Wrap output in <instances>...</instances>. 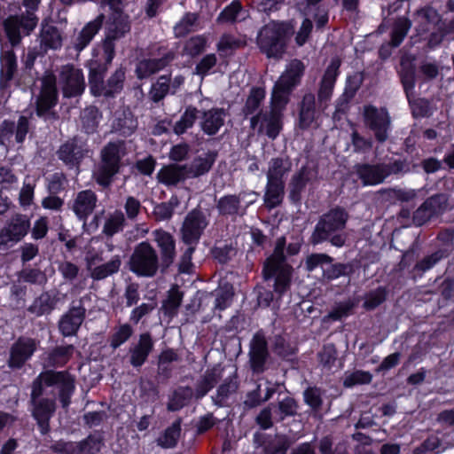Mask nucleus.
<instances>
[{
  "label": "nucleus",
  "mask_w": 454,
  "mask_h": 454,
  "mask_svg": "<svg viewBox=\"0 0 454 454\" xmlns=\"http://www.w3.org/2000/svg\"><path fill=\"white\" fill-rule=\"evenodd\" d=\"M446 206V198L442 194L432 196L419 207L413 215L416 225H422L434 215L441 213Z\"/></svg>",
  "instance_id": "nucleus-16"
},
{
  "label": "nucleus",
  "mask_w": 454,
  "mask_h": 454,
  "mask_svg": "<svg viewBox=\"0 0 454 454\" xmlns=\"http://www.w3.org/2000/svg\"><path fill=\"white\" fill-rule=\"evenodd\" d=\"M86 153H88V151L84 148L83 144L77 139H74L60 147L59 157L67 165L74 167L79 164Z\"/></svg>",
  "instance_id": "nucleus-22"
},
{
  "label": "nucleus",
  "mask_w": 454,
  "mask_h": 454,
  "mask_svg": "<svg viewBox=\"0 0 454 454\" xmlns=\"http://www.w3.org/2000/svg\"><path fill=\"white\" fill-rule=\"evenodd\" d=\"M291 169V163L284 159H273L270 162L267 174L268 181L283 183L282 177Z\"/></svg>",
  "instance_id": "nucleus-34"
},
{
  "label": "nucleus",
  "mask_w": 454,
  "mask_h": 454,
  "mask_svg": "<svg viewBox=\"0 0 454 454\" xmlns=\"http://www.w3.org/2000/svg\"><path fill=\"white\" fill-rule=\"evenodd\" d=\"M41 47L44 50L58 49L62 44V37L59 30L51 25H43L40 35Z\"/></svg>",
  "instance_id": "nucleus-32"
},
{
  "label": "nucleus",
  "mask_w": 454,
  "mask_h": 454,
  "mask_svg": "<svg viewBox=\"0 0 454 454\" xmlns=\"http://www.w3.org/2000/svg\"><path fill=\"white\" fill-rule=\"evenodd\" d=\"M36 349V342L29 338H20L12 346L9 359V365L20 368L31 357Z\"/></svg>",
  "instance_id": "nucleus-17"
},
{
  "label": "nucleus",
  "mask_w": 454,
  "mask_h": 454,
  "mask_svg": "<svg viewBox=\"0 0 454 454\" xmlns=\"http://www.w3.org/2000/svg\"><path fill=\"white\" fill-rule=\"evenodd\" d=\"M168 91H171L169 79L167 76H160L152 86L150 94L153 101L162 99Z\"/></svg>",
  "instance_id": "nucleus-52"
},
{
  "label": "nucleus",
  "mask_w": 454,
  "mask_h": 454,
  "mask_svg": "<svg viewBox=\"0 0 454 454\" xmlns=\"http://www.w3.org/2000/svg\"><path fill=\"white\" fill-rule=\"evenodd\" d=\"M58 98L56 89V77L52 74H46L40 80V92L36 98L37 115L43 116L52 108Z\"/></svg>",
  "instance_id": "nucleus-12"
},
{
  "label": "nucleus",
  "mask_w": 454,
  "mask_h": 454,
  "mask_svg": "<svg viewBox=\"0 0 454 454\" xmlns=\"http://www.w3.org/2000/svg\"><path fill=\"white\" fill-rule=\"evenodd\" d=\"M249 355L252 369L257 372H262L268 356L266 340L262 335L255 334L254 336Z\"/></svg>",
  "instance_id": "nucleus-21"
},
{
  "label": "nucleus",
  "mask_w": 454,
  "mask_h": 454,
  "mask_svg": "<svg viewBox=\"0 0 454 454\" xmlns=\"http://www.w3.org/2000/svg\"><path fill=\"white\" fill-rule=\"evenodd\" d=\"M289 446V442L286 436L277 435L266 446V452L268 454H286Z\"/></svg>",
  "instance_id": "nucleus-55"
},
{
  "label": "nucleus",
  "mask_w": 454,
  "mask_h": 454,
  "mask_svg": "<svg viewBox=\"0 0 454 454\" xmlns=\"http://www.w3.org/2000/svg\"><path fill=\"white\" fill-rule=\"evenodd\" d=\"M160 183L165 185H176L187 179L185 168L176 164L163 167L157 174Z\"/></svg>",
  "instance_id": "nucleus-28"
},
{
  "label": "nucleus",
  "mask_w": 454,
  "mask_h": 454,
  "mask_svg": "<svg viewBox=\"0 0 454 454\" xmlns=\"http://www.w3.org/2000/svg\"><path fill=\"white\" fill-rule=\"evenodd\" d=\"M226 113L221 108H213L204 112L200 126L207 135L216 134L223 125Z\"/></svg>",
  "instance_id": "nucleus-27"
},
{
  "label": "nucleus",
  "mask_w": 454,
  "mask_h": 454,
  "mask_svg": "<svg viewBox=\"0 0 454 454\" xmlns=\"http://www.w3.org/2000/svg\"><path fill=\"white\" fill-rule=\"evenodd\" d=\"M84 309L72 308L60 320L59 329L65 336L74 334L84 319Z\"/></svg>",
  "instance_id": "nucleus-26"
},
{
  "label": "nucleus",
  "mask_w": 454,
  "mask_h": 454,
  "mask_svg": "<svg viewBox=\"0 0 454 454\" xmlns=\"http://www.w3.org/2000/svg\"><path fill=\"white\" fill-rule=\"evenodd\" d=\"M126 154L124 142H111L101 152V162L94 171L98 184L107 186L112 177L118 172L120 160Z\"/></svg>",
  "instance_id": "nucleus-6"
},
{
  "label": "nucleus",
  "mask_w": 454,
  "mask_h": 454,
  "mask_svg": "<svg viewBox=\"0 0 454 454\" xmlns=\"http://www.w3.org/2000/svg\"><path fill=\"white\" fill-rule=\"evenodd\" d=\"M102 261L101 256L97 254H89L86 256L87 269L94 279H104L120 269L121 259L118 255L114 256L109 262L100 264Z\"/></svg>",
  "instance_id": "nucleus-14"
},
{
  "label": "nucleus",
  "mask_w": 454,
  "mask_h": 454,
  "mask_svg": "<svg viewBox=\"0 0 454 454\" xmlns=\"http://www.w3.org/2000/svg\"><path fill=\"white\" fill-rule=\"evenodd\" d=\"M181 425L179 421L174 422L164 433L157 439L158 445L163 448L174 447L180 436Z\"/></svg>",
  "instance_id": "nucleus-39"
},
{
  "label": "nucleus",
  "mask_w": 454,
  "mask_h": 454,
  "mask_svg": "<svg viewBox=\"0 0 454 454\" xmlns=\"http://www.w3.org/2000/svg\"><path fill=\"white\" fill-rule=\"evenodd\" d=\"M304 66L297 59L292 60L285 72L275 83L271 94V110L270 114H260L251 118V126L255 129L259 122V130H265L267 136L275 138L281 129V112L288 102L293 89L300 82Z\"/></svg>",
  "instance_id": "nucleus-2"
},
{
  "label": "nucleus",
  "mask_w": 454,
  "mask_h": 454,
  "mask_svg": "<svg viewBox=\"0 0 454 454\" xmlns=\"http://www.w3.org/2000/svg\"><path fill=\"white\" fill-rule=\"evenodd\" d=\"M216 64V57L215 54L206 55L196 67L195 73L198 75L205 76L208 74L210 69Z\"/></svg>",
  "instance_id": "nucleus-59"
},
{
  "label": "nucleus",
  "mask_w": 454,
  "mask_h": 454,
  "mask_svg": "<svg viewBox=\"0 0 454 454\" xmlns=\"http://www.w3.org/2000/svg\"><path fill=\"white\" fill-rule=\"evenodd\" d=\"M284 195V183H267L264 201L268 207L272 208L279 205Z\"/></svg>",
  "instance_id": "nucleus-35"
},
{
  "label": "nucleus",
  "mask_w": 454,
  "mask_h": 454,
  "mask_svg": "<svg viewBox=\"0 0 454 454\" xmlns=\"http://www.w3.org/2000/svg\"><path fill=\"white\" fill-rule=\"evenodd\" d=\"M197 119V109L187 107L182 117L174 126V131L177 135L184 134L188 129L192 128Z\"/></svg>",
  "instance_id": "nucleus-42"
},
{
  "label": "nucleus",
  "mask_w": 454,
  "mask_h": 454,
  "mask_svg": "<svg viewBox=\"0 0 454 454\" xmlns=\"http://www.w3.org/2000/svg\"><path fill=\"white\" fill-rule=\"evenodd\" d=\"M372 374L368 372L356 371L346 375L344 379V386L351 387L358 384H368L372 380Z\"/></svg>",
  "instance_id": "nucleus-54"
},
{
  "label": "nucleus",
  "mask_w": 454,
  "mask_h": 454,
  "mask_svg": "<svg viewBox=\"0 0 454 454\" xmlns=\"http://www.w3.org/2000/svg\"><path fill=\"white\" fill-rule=\"evenodd\" d=\"M207 44V39L203 35H196L191 37L188 41H186L184 47V52L191 57L199 55L201 53Z\"/></svg>",
  "instance_id": "nucleus-46"
},
{
  "label": "nucleus",
  "mask_w": 454,
  "mask_h": 454,
  "mask_svg": "<svg viewBox=\"0 0 454 454\" xmlns=\"http://www.w3.org/2000/svg\"><path fill=\"white\" fill-rule=\"evenodd\" d=\"M35 183H31L29 178H26L20 192V204L21 207H28L32 204L34 199Z\"/></svg>",
  "instance_id": "nucleus-56"
},
{
  "label": "nucleus",
  "mask_w": 454,
  "mask_h": 454,
  "mask_svg": "<svg viewBox=\"0 0 454 454\" xmlns=\"http://www.w3.org/2000/svg\"><path fill=\"white\" fill-rule=\"evenodd\" d=\"M112 13L106 24V36L107 40H117L129 32V17L121 12L120 0H107Z\"/></svg>",
  "instance_id": "nucleus-10"
},
{
  "label": "nucleus",
  "mask_w": 454,
  "mask_h": 454,
  "mask_svg": "<svg viewBox=\"0 0 454 454\" xmlns=\"http://www.w3.org/2000/svg\"><path fill=\"white\" fill-rule=\"evenodd\" d=\"M410 27L411 22L408 19L400 18L396 20L391 35V43L393 46L396 47L403 42Z\"/></svg>",
  "instance_id": "nucleus-44"
},
{
  "label": "nucleus",
  "mask_w": 454,
  "mask_h": 454,
  "mask_svg": "<svg viewBox=\"0 0 454 454\" xmlns=\"http://www.w3.org/2000/svg\"><path fill=\"white\" fill-rule=\"evenodd\" d=\"M240 198L235 195H228L221 198L217 207L220 213L223 215H235L239 213Z\"/></svg>",
  "instance_id": "nucleus-43"
},
{
  "label": "nucleus",
  "mask_w": 454,
  "mask_h": 454,
  "mask_svg": "<svg viewBox=\"0 0 454 454\" xmlns=\"http://www.w3.org/2000/svg\"><path fill=\"white\" fill-rule=\"evenodd\" d=\"M308 179V171L305 168H302L296 175L294 176L291 182L290 196L292 200H297L299 199V194L305 187Z\"/></svg>",
  "instance_id": "nucleus-49"
},
{
  "label": "nucleus",
  "mask_w": 454,
  "mask_h": 454,
  "mask_svg": "<svg viewBox=\"0 0 454 454\" xmlns=\"http://www.w3.org/2000/svg\"><path fill=\"white\" fill-rule=\"evenodd\" d=\"M124 215L121 212H114L105 223L103 231L107 236H113L121 231L124 224Z\"/></svg>",
  "instance_id": "nucleus-45"
},
{
  "label": "nucleus",
  "mask_w": 454,
  "mask_h": 454,
  "mask_svg": "<svg viewBox=\"0 0 454 454\" xmlns=\"http://www.w3.org/2000/svg\"><path fill=\"white\" fill-rule=\"evenodd\" d=\"M59 395L60 402L63 407L69 404V397L74 389V378L66 372L46 371L39 374L33 383L31 398L33 403V416L36 419L42 434H46L49 430V419L55 411V403L53 399L40 398L43 394H47V389Z\"/></svg>",
  "instance_id": "nucleus-1"
},
{
  "label": "nucleus",
  "mask_w": 454,
  "mask_h": 454,
  "mask_svg": "<svg viewBox=\"0 0 454 454\" xmlns=\"http://www.w3.org/2000/svg\"><path fill=\"white\" fill-rule=\"evenodd\" d=\"M104 16L98 15L95 20L89 21L72 40L74 49L80 52L85 49L98 34L103 24Z\"/></svg>",
  "instance_id": "nucleus-19"
},
{
  "label": "nucleus",
  "mask_w": 454,
  "mask_h": 454,
  "mask_svg": "<svg viewBox=\"0 0 454 454\" xmlns=\"http://www.w3.org/2000/svg\"><path fill=\"white\" fill-rule=\"evenodd\" d=\"M357 173L364 184L376 185L384 181L390 170L386 165H363L358 168Z\"/></svg>",
  "instance_id": "nucleus-24"
},
{
  "label": "nucleus",
  "mask_w": 454,
  "mask_h": 454,
  "mask_svg": "<svg viewBox=\"0 0 454 454\" xmlns=\"http://www.w3.org/2000/svg\"><path fill=\"white\" fill-rule=\"evenodd\" d=\"M297 405L293 398H285L282 400L275 411L276 417L278 419H284L287 416H292L296 412Z\"/></svg>",
  "instance_id": "nucleus-57"
},
{
  "label": "nucleus",
  "mask_w": 454,
  "mask_h": 454,
  "mask_svg": "<svg viewBox=\"0 0 454 454\" xmlns=\"http://www.w3.org/2000/svg\"><path fill=\"white\" fill-rule=\"evenodd\" d=\"M124 80V72L121 69L117 70L113 76L108 80L107 85L103 86L100 84L99 80L93 75L90 77V90L95 96H106L111 97L118 93L122 89Z\"/></svg>",
  "instance_id": "nucleus-18"
},
{
  "label": "nucleus",
  "mask_w": 454,
  "mask_h": 454,
  "mask_svg": "<svg viewBox=\"0 0 454 454\" xmlns=\"http://www.w3.org/2000/svg\"><path fill=\"white\" fill-rule=\"evenodd\" d=\"M340 66V60L338 58H333L324 74L322 82L334 85L338 70Z\"/></svg>",
  "instance_id": "nucleus-62"
},
{
  "label": "nucleus",
  "mask_w": 454,
  "mask_h": 454,
  "mask_svg": "<svg viewBox=\"0 0 454 454\" xmlns=\"http://www.w3.org/2000/svg\"><path fill=\"white\" fill-rule=\"evenodd\" d=\"M48 219L45 216H41L37 219L32 227V238L35 239H40L46 236L48 232Z\"/></svg>",
  "instance_id": "nucleus-63"
},
{
  "label": "nucleus",
  "mask_w": 454,
  "mask_h": 454,
  "mask_svg": "<svg viewBox=\"0 0 454 454\" xmlns=\"http://www.w3.org/2000/svg\"><path fill=\"white\" fill-rule=\"evenodd\" d=\"M132 334V329L129 325H122L112 337L111 345L116 348L123 344Z\"/></svg>",
  "instance_id": "nucleus-58"
},
{
  "label": "nucleus",
  "mask_w": 454,
  "mask_h": 454,
  "mask_svg": "<svg viewBox=\"0 0 454 454\" xmlns=\"http://www.w3.org/2000/svg\"><path fill=\"white\" fill-rule=\"evenodd\" d=\"M315 98L311 94L305 95L301 104L299 124L302 129L308 128L314 121Z\"/></svg>",
  "instance_id": "nucleus-37"
},
{
  "label": "nucleus",
  "mask_w": 454,
  "mask_h": 454,
  "mask_svg": "<svg viewBox=\"0 0 454 454\" xmlns=\"http://www.w3.org/2000/svg\"><path fill=\"white\" fill-rule=\"evenodd\" d=\"M331 258L326 254H311L306 260V268L309 271H312L317 266H323L325 264H330Z\"/></svg>",
  "instance_id": "nucleus-64"
},
{
  "label": "nucleus",
  "mask_w": 454,
  "mask_h": 454,
  "mask_svg": "<svg viewBox=\"0 0 454 454\" xmlns=\"http://www.w3.org/2000/svg\"><path fill=\"white\" fill-rule=\"evenodd\" d=\"M348 214L340 207H335L322 215L312 234V242L321 243L329 239L333 246L340 247L345 244L346 235L342 230L346 226Z\"/></svg>",
  "instance_id": "nucleus-3"
},
{
  "label": "nucleus",
  "mask_w": 454,
  "mask_h": 454,
  "mask_svg": "<svg viewBox=\"0 0 454 454\" xmlns=\"http://www.w3.org/2000/svg\"><path fill=\"white\" fill-rule=\"evenodd\" d=\"M101 115L98 110L94 106L85 108L81 115L82 127L88 134L94 133L97 130Z\"/></svg>",
  "instance_id": "nucleus-38"
},
{
  "label": "nucleus",
  "mask_w": 454,
  "mask_h": 454,
  "mask_svg": "<svg viewBox=\"0 0 454 454\" xmlns=\"http://www.w3.org/2000/svg\"><path fill=\"white\" fill-rule=\"evenodd\" d=\"M386 298V292L382 288H379L370 293L364 301V307L372 309L379 306Z\"/></svg>",
  "instance_id": "nucleus-61"
},
{
  "label": "nucleus",
  "mask_w": 454,
  "mask_h": 454,
  "mask_svg": "<svg viewBox=\"0 0 454 454\" xmlns=\"http://www.w3.org/2000/svg\"><path fill=\"white\" fill-rule=\"evenodd\" d=\"M290 33L285 23L270 22L258 35V44L268 58H281L286 47V37Z\"/></svg>",
  "instance_id": "nucleus-7"
},
{
  "label": "nucleus",
  "mask_w": 454,
  "mask_h": 454,
  "mask_svg": "<svg viewBox=\"0 0 454 454\" xmlns=\"http://www.w3.org/2000/svg\"><path fill=\"white\" fill-rule=\"evenodd\" d=\"M129 269L140 277H153L159 269V255L148 242L137 245L129 259Z\"/></svg>",
  "instance_id": "nucleus-8"
},
{
  "label": "nucleus",
  "mask_w": 454,
  "mask_h": 454,
  "mask_svg": "<svg viewBox=\"0 0 454 454\" xmlns=\"http://www.w3.org/2000/svg\"><path fill=\"white\" fill-rule=\"evenodd\" d=\"M265 98V91L263 89L261 88H255L253 89L250 92V95L248 96L246 106L244 108V113L246 114H252L254 113L259 106L261 105V102Z\"/></svg>",
  "instance_id": "nucleus-50"
},
{
  "label": "nucleus",
  "mask_w": 454,
  "mask_h": 454,
  "mask_svg": "<svg viewBox=\"0 0 454 454\" xmlns=\"http://www.w3.org/2000/svg\"><path fill=\"white\" fill-rule=\"evenodd\" d=\"M96 194L90 191H82L77 193L72 204V210L82 221H86L94 211L97 205Z\"/></svg>",
  "instance_id": "nucleus-20"
},
{
  "label": "nucleus",
  "mask_w": 454,
  "mask_h": 454,
  "mask_svg": "<svg viewBox=\"0 0 454 454\" xmlns=\"http://www.w3.org/2000/svg\"><path fill=\"white\" fill-rule=\"evenodd\" d=\"M364 116L366 124L374 131L376 138L384 142L387 138V131L390 126V120L387 112L381 108L377 109L367 106L364 110Z\"/></svg>",
  "instance_id": "nucleus-13"
},
{
  "label": "nucleus",
  "mask_w": 454,
  "mask_h": 454,
  "mask_svg": "<svg viewBox=\"0 0 454 454\" xmlns=\"http://www.w3.org/2000/svg\"><path fill=\"white\" fill-rule=\"evenodd\" d=\"M285 238L277 240L273 254L266 260L263 268L265 279L274 278V292L278 295L286 293L291 284L292 267L285 260Z\"/></svg>",
  "instance_id": "nucleus-5"
},
{
  "label": "nucleus",
  "mask_w": 454,
  "mask_h": 454,
  "mask_svg": "<svg viewBox=\"0 0 454 454\" xmlns=\"http://www.w3.org/2000/svg\"><path fill=\"white\" fill-rule=\"evenodd\" d=\"M153 343L148 333L140 335L138 343L131 349L130 363L133 366H141L153 348Z\"/></svg>",
  "instance_id": "nucleus-29"
},
{
  "label": "nucleus",
  "mask_w": 454,
  "mask_h": 454,
  "mask_svg": "<svg viewBox=\"0 0 454 454\" xmlns=\"http://www.w3.org/2000/svg\"><path fill=\"white\" fill-rule=\"evenodd\" d=\"M215 157L212 154H205L192 160L189 165H184L187 178H193L207 173L212 167Z\"/></svg>",
  "instance_id": "nucleus-31"
},
{
  "label": "nucleus",
  "mask_w": 454,
  "mask_h": 454,
  "mask_svg": "<svg viewBox=\"0 0 454 454\" xmlns=\"http://www.w3.org/2000/svg\"><path fill=\"white\" fill-rule=\"evenodd\" d=\"M41 0H23L26 11L20 8L18 13L10 14L4 20L5 34L12 45L20 42L22 36L28 35L36 27L38 19L35 12Z\"/></svg>",
  "instance_id": "nucleus-4"
},
{
  "label": "nucleus",
  "mask_w": 454,
  "mask_h": 454,
  "mask_svg": "<svg viewBox=\"0 0 454 454\" xmlns=\"http://www.w3.org/2000/svg\"><path fill=\"white\" fill-rule=\"evenodd\" d=\"M30 229V221L25 215L17 214L0 231V248H5L20 241Z\"/></svg>",
  "instance_id": "nucleus-9"
},
{
  "label": "nucleus",
  "mask_w": 454,
  "mask_h": 454,
  "mask_svg": "<svg viewBox=\"0 0 454 454\" xmlns=\"http://www.w3.org/2000/svg\"><path fill=\"white\" fill-rule=\"evenodd\" d=\"M153 237L160 249L163 264L166 267L169 266L175 258V241L173 237L162 230L154 231Z\"/></svg>",
  "instance_id": "nucleus-25"
},
{
  "label": "nucleus",
  "mask_w": 454,
  "mask_h": 454,
  "mask_svg": "<svg viewBox=\"0 0 454 454\" xmlns=\"http://www.w3.org/2000/svg\"><path fill=\"white\" fill-rule=\"evenodd\" d=\"M193 392L190 387H179L169 400L168 408L170 411H177L184 407L192 397Z\"/></svg>",
  "instance_id": "nucleus-41"
},
{
  "label": "nucleus",
  "mask_w": 454,
  "mask_h": 454,
  "mask_svg": "<svg viewBox=\"0 0 454 454\" xmlns=\"http://www.w3.org/2000/svg\"><path fill=\"white\" fill-rule=\"evenodd\" d=\"M101 442L95 437H89L85 441L75 442H62L58 449L64 454H97L100 450Z\"/></svg>",
  "instance_id": "nucleus-23"
},
{
  "label": "nucleus",
  "mask_w": 454,
  "mask_h": 454,
  "mask_svg": "<svg viewBox=\"0 0 454 454\" xmlns=\"http://www.w3.org/2000/svg\"><path fill=\"white\" fill-rule=\"evenodd\" d=\"M207 226L204 215L199 211L191 212L183 225V239L188 245L195 244Z\"/></svg>",
  "instance_id": "nucleus-15"
},
{
  "label": "nucleus",
  "mask_w": 454,
  "mask_h": 454,
  "mask_svg": "<svg viewBox=\"0 0 454 454\" xmlns=\"http://www.w3.org/2000/svg\"><path fill=\"white\" fill-rule=\"evenodd\" d=\"M198 15L192 12H187L174 27L176 36L181 37L193 31L197 26Z\"/></svg>",
  "instance_id": "nucleus-40"
},
{
  "label": "nucleus",
  "mask_w": 454,
  "mask_h": 454,
  "mask_svg": "<svg viewBox=\"0 0 454 454\" xmlns=\"http://www.w3.org/2000/svg\"><path fill=\"white\" fill-rule=\"evenodd\" d=\"M0 88L5 87L6 82L12 77L16 68V59L12 51H3L0 57Z\"/></svg>",
  "instance_id": "nucleus-33"
},
{
  "label": "nucleus",
  "mask_w": 454,
  "mask_h": 454,
  "mask_svg": "<svg viewBox=\"0 0 454 454\" xmlns=\"http://www.w3.org/2000/svg\"><path fill=\"white\" fill-rule=\"evenodd\" d=\"M183 294L176 288H172L169 291L168 299L163 304L165 312L169 316H174L176 313L178 307L181 304Z\"/></svg>",
  "instance_id": "nucleus-53"
},
{
  "label": "nucleus",
  "mask_w": 454,
  "mask_h": 454,
  "mask_svg": "<svg viewBox=\"0 0 454 454\" xmlns=\"http://www.w3.org/2000/svg\"><path fill=\"white\" fill-rule=\"evenodd\" d=\"M59 84L65 97H75L85 88L84 77L81 69L71 65L63 66L59 74Z\"/></svg>",
  "instance_id": "nucleus-11"
},
{
  "label": "nucleus",
  "mask_w": 454,
  "mask_h": 454,
  "mask_svg": "<svg viewBox=\"0 0 454 454\" xmlns=\"http://www.w3.org/2000/svg\"><path fill=\"white\" fill-rule=\"evenodd\" d=\"M219 375V370L214 369L210 372H207L202 380L198 384L196 389V397L201 398L214 387Z\"/></svg>",
  "instance_id": "nucleus-48"
},
{
  "label": "nucleus",
  "mask_w": 454,
  "mask_h": 454,
  "mask_svg": "<svg viewBox=\"0 0 454 454\" xmlns=\"http://www.w3.org/2000/svg\"><path fill=\"white\" fill-rule=\"evenodd\" d=\"M312 30V22L309 18L304 19L295 35L297 45L302 46L308 40Z\"/></svg>",
  "instance_id": "nucleus-60"
},
{
  "label": "nucleus",
  "mask_w": 454,
  "mask_h": 454,
  "mask_svg": "<svg viewBox=\"0 0 454 454\" xmlns=\"http://www.w3.org/2000/svg\"><path fill=\"white\" fill-rule=\"evenodd\" d=\"M245 43V41L239 38H236L231 35H224L219 40L217 43V50L222 54L227 55L232 51L239 48L242 44Z\"/></svg>",
  "instance_id": "nucleus-47"
},
{
  "label": "nucleus",
  "mask_w": 454,
  "mask_h": 454,
  "mask_svg": "<svg viewBox=\"0 0 454 454\" xmlns=\"http://www.w3.org/2000/svg\"><path fill=\"white\" fill-rule=\"evenodd\" d=\"M173 59V54L168 53L162 59L142 60L137 66V75L139 79L146 78L155 72L162 69Z\"/></svg>",
  "instance_id": "nucleus-30"
},
{
  "label": "nucleus",
  "mask_w": 454,
  "mask_h": 454,
  "mask_svg": "<svg viewBox=\"0 0 454 454\" xmlns=\"http://www.w3.org/2000/svg\"><path fill=\"white\" fill-rule=\"evenodd\" d=\"M247 18V12L241 7L238 1H233L226 6L219 14L217 20L219 22H235L240 21Z\"/></svg>",
  "instance_id": "nucleus-36"
},
{
  "label": "nucleus",
  "mask_w": 454,
  "mask_h": 454,
  "mask_svg": "<svg viewBox=\"0 0 454 454\" xmlns=\"http://www.w3.org/2000/svg\"><path fill=\"white\" fill-rule=\"evenodd\" d=\"M233 292L231 286H225L215 291V309L223 310L231 303Z\"/></svg>",
  "instance_id": "nucleus-51"
}]
</instances>
